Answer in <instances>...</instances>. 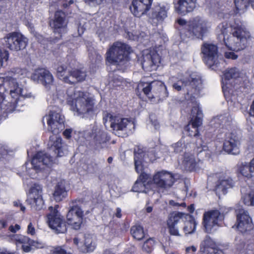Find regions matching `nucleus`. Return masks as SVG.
<instances>
[{
  "label": "nucleus",
  "instance_id": "nucleus-60",
  "mask_svg": "<svg viewBox=\"0 0 254 254\" xmlns=\"http://www.w3.org/2000/svg\"><path fill=\"white\" fill-rule=\"evenodd\" d=\"M7 225V220L4 219H0V230L5 228Z\"/></svg>",
  "mask_w": 254,
  "mask_h": 254
},
{
  "label": "nucleus",
  "instance_id": "nucleus-25",
  "mask_svg": "<svg viewBox=\"0 0 254 254\" xmlns=\"http://www.w3.org/2000/svg\"><path fill=\"white\" fill-rule=\"evenodd\" d=\"M191 112L192 118L189 121L188 124H190L192 127L195 128V130H197V128H198L202 123V112L198 104L192 107Z\"/></svg>",
  "mask_w": 254,
  "mask_h": 254
},
{
  "label": "nucleus",
  "instance_id": "nucleus-11",
  "mask_svg": "<svg viewBox=\"0 0 254 254\" xmlns=\"http://www.w3.org/2000/svg\"><path fill=\"white\" fill-rule=\"evenodd\" d=\"M224 218V215L219 210L212 209L205 211L203 215L202 224L204 230L211 233L214 227L219 226V222Z\"/></svg>",
  "mask_w": 254,
  "mask_h": 254
},
{
  "label": "nucleus",
  "instance_id": "nucleus-5",
  "mask_svg": "<svg viewBox=\"0 0 254 254\" xmlns=\"http://www.w3.org/2000/svg\"><path fill=\"white\" fill-rule=\"evenodd\" d=\"M131 48L119 41L114 42L107 50L106 61L111 64L119 65L124 61H128Z\"/></svg>",
  "mask_w": 254,
  "mask_h": 254
},
{
  "label": "nucleus",
  "instance_id": "nucleus-58",
  "mask_svg": "<svg viewBox=\"0 0 254 254\" xmlns=\"http://www.w3.org/2000/svg\"><path fill=\"white\" fill-rule=\"evenodd\" d=\"M104 0H84V1L88 4L93 3L100 5L103 3Z\"/></svg>",
  "mask_w": 254,
  "mask_h": 254
},
{
  "label": "nucleus",
  "instance_id": "nucleus-21",
  "mask_svg": "<svg viewBox=\"0 0 254 254\" xmlns=\"http://www.w3.org/2000/svg\"><path fill=\"white\" fill-rule=\"evenodd\" d=\"M185 215L184 213L178 211H173L170 214L167 223L169 233L171 235H180L179 231L175 227V225L180 222L181 219H183Z\"/></svg>",
  "mask_w": 254,
  "mask_h": 254
},
{
  "label": "nucleus",
  "instance_id": "nucleus-23",
  "mask_svg": "<svg viewBox=\"0 0 254 254\" xmlns=\"http://www.w3.org/2000/svg\"><path fill=\"white\" fill-rule=\"evenodd\" d=\"M240 73L236 67L228 68L223 72L222 76V88L223 91L226 90L229 87L227 86L231 79H236L240 76Z\"/></svg>",
  "mask_w": 254,
  "mask_h": 254
},
{
  "label": "nucleus",
  "instance_id": "nucleus-53",
  "mask_svg": "<svg viewBox=\"0 0 254 254\" xmlns=\"http://www.w3.org/2000/svg\"><path fill=\"white\" fill-rule=\"evenodd\" d=\"M145 153H134V161H143Z\"/></svg>",
  "mask_w": 254,
  "mask_h": 254
},
{
  "label": "nucleus",
  "instance_id": "nucleus-18",
  "mask_svg": "<svg viewBox=\"0 0 254 254\" xmlns=\"http://www.w3.org/2000/svg\"><path fill=\"white\" fill-rule=\"evenodd\" d=\"M53 163V158L42 151L37 152L32 157L31 163L32 167L35 170H41L42 165L49 166Z\"/></svg>",
  "mask_w": 254,
  "mask_h": 254
},
{
  "label": "nucleus",
  "instance_id": "nucleus-20",
  "mask_svg": "<svg viewBox=\"0 0 254 254\" xmlns=\"http://www.w3.org/2000/svg\"><path fill=\"white\" fill-rule=\"evenodd\" d=\"M61 117L60 114L54 111H50L49 113L47 119L48 129L53 134L57 135L61 132Z\"/></svg>",
  "mask_w": 254,
  "mask_h": 254
},
{
  "label": "nucleus",
  "instance_id": "nucleus-61",
  "mask_svg": "<svg viewBox=\"0 0 254 254\" xmlns=\"http://www.w3.org/2000/svg\"><path fill=\"white\" fill-rule=\"evenodd\" d=\"M207 254H224V252L219 249H214V250H212V252H210V251H208L207 253Z\"/></svg>",
  "mask_w": 254,
  "mask_h": 254
},
{
  "label": "nucleus",
  "instance_id": "nucleus-26",
  "mask_svg": "<svg viewBox=\"0 0 254 254\" xmlns=\"http://www.w3.org/2000/svg\"><path fill=\"white\" fill-rule=\"evenodd\" d=\"M156 57H157V55H151V54L144 56L143 61L141 62L143 69L146 71H151L156 69L159 66L157 65Z\"/></svg>",
  "mask_w": 254,
  "mask_h": 254
},
{
  "label": "nucleus",
  "instance_id": "nucleus-6",
  "mask_svg": "<svg viewBox=\"0 0 254 254\" xmlns=\"http://www.w3.org/2000/svg\"><path fill=\"white\" fill-rule=\"evenodd\" d=\"M202 81L199 77H192L190 76L175 83L173 87L176 90L180 91L182 89L187 91V95H190L189 100L191 102H195V96L200 93V86L201 85Z\"/></svg>",
  "mask_w": 254,
  "mask_h": 254
},
{
  "label": "nucleus",
  "instance_id": "nucleus-27",
  "mask_svg": "<svg viewBox=\"0 0 254 254\" xmlns=\"http://www.w3.org/2000/svg\"><path fill=\"white\" fill-rule=\"evenodd\" d=\"M175 179L174 175L166 171H160V188L168 189L174 184Z\"/></svg>",
  "mask_w": 254,
  "mask_h": 254
},
{
  "label": "nucleus",
  "instance_id": "nucleus-54",
  "mask_svg": "<svg viewBox=\"0 0 254 254\" xmlns=\"http://www.w3.org/2000/svg\"><path fill=\"white\" fill-rule=\"evenodd\" d=\"M224 56L226 59L232 60H236L238 58V55L233 52H226L224 54Z\"/></svg>",
  "mask_w": 254,
  "mask_h": 254
},
{
  "label": "nucleus",
  "instance_id": "nucleus-22",
  "mask_svg": "<svg viewBox=\"0 0 254 254\" xmlns=\"http://www.w3.org/2000/svg\"><path fill=\"white\" fill-rule=\"evenodd\" d=\"M195 4L196 0H178L175 4V10L179 15H185L193 10Z\"/></svg>",
  "mask_w": 254,
  "mask_h": 254
},
{
  "label": "nucleus",
  "instance_id": "nucleus-29",
  "mask_svg": "<svg viewBox=\"0 0 254 254\" xmlns=\"http://www.w3.org/2000/svg\"><path fill=\"white\" fill-rule=\"evenodd\" d=\"M71 213V212L67 213L66 216V223L68 225L71 226L72 229L75 230H79L83 224V218L74 215Z\"/></svg>",
  "mask_w": 254,
  "mask_h": 254
},
{
  "label": "nucleus",
  "instance_id": "nucleus-46",
  "mask_svg": "<svg viewBox=\"0 0 254 254\" xmlns=\"http://www.w3.org/2000/svg\"><path fill=\"white\" fill-rule=\"evenodd\" d=\"M142 87V91L144 93V94L147 96L148 98H150L149 96V95L150 94V92H151V89H152V85L151 83H142L138 85V89Z\"/></svg>",
  "mask_w": 254,
  "mask_h": 254
},
{
  "label": "nucleus",
  "instance_id": "nucleus-16",
  "mask_svg": "<svg viewBox=\"0 0 254 254\" xmlns=\"http://www.w3.org/2000/svg\"><path fill=\"white\" fill-rule=\"evenodd\" d=\"M31 196L27 199V202L36 210H41L44 205V201L42 196V188L38 185L34 184L30 189Z\"/></svg>",
  "mask_w": 254,
  "mask_h": 254
},
{
  "label": "nucleus",
  "instance_id": "nucleus-63",
  "mask_svg": "<svg viewBox=\"0 0 254 254\" xmlns=\"http://www.w3.org/2000/svg\"><path fill=\"white\" fill-rule=\"evenodd\" d=\"M196 251V248L193 246H192L190 247H188L186 249V253H190V251H191L192 252H194Z\"/></svg>",
  "mask_w": 254,
  "mask_h": 254
},
{
  "label": "nucleus",
  "instance_id": "nucleus-36",
  "mask_svg": "<svg viewBox=\"0 0 254 254\" xmlns=\"http://www.w3.org/2000/svg\"><path fill=\"white\" fill-rule=\"evenodd\" d=\"M234 2L237 12L244 11L250 5L254 9V0H234Z\"/></svg>",
  "mask_w": 254,
  "mask_h": 254
},
{
  "label": "nucleus",
  "instance_id": "nucleus-41",
  "mask_svg": "<svg viewBox=\"0 0 254 254\" xmlns=\"http://www.w3.org/2000/svg\"><path fill=\"white\" fill-rule=\"evenodd\" d=\"M254 248V244L251 243L248 244L246 247V244L244 242H240L237 246V250L239 254H252L249 253L250 250H252Z\"/></svg>",
  "mask_w": 254,
  "mask_h": 254
},
{
  "label": "nucleus",
  "instance_id": "nucleus-15",
  "mask_svg": "<svg viewBox=\"0 0 254 254\" xmlns=\"http://www.w3.org/2000/svg\"><path fill=\"white\" fill-rule=\"evenodd\" d=\"M66 14L62 10H57L54 18L50 20L49 25L55 33H58L59 38L62 36L67 27V22L66 21Z\"/></svg>",
  "mask_w": 254,
  "mask_h": 254
},
{
  "label": "nucleus",
  "instance_id": "nucleus-43",
  "mask_svg": "<svg viewBox=\"0 0 254 254\" xmlns=\"http://www.w3.org/2000/svg\"><path fill=\"white\" fill-rule=\"evenodd\" d=\"M53 3L58 6L65 9L74 3L73 0H53Z\"/></svg>",
  "mask_w": 254,
  "mask_h": 254
},
{
  "label": "nucleus",
  "instance_id": "nucleus-59",
  "mask_svg": "<svg viewBox=\"0 0 254 254\" xmlns=\"http://www.w3.org/2000/svg\"><path fill=\"white\" fill-rule=\"evenodd\" d=\"M20 229V227L18 224H15L14 226L10 225L9 227V230L12 233H15Z\"/></svg>",
  "mask_w": 254,
  "mask_h": 254
},
{
  "label": "nucleus",
  "instance_id": "nucleus-9",
  "mask_svg": "<svg viewBox=\"0 0 254 254\" xmlns=\"http://www.w3.org/2000/svg\"><path fill=\"white\" fill-rule=\"evenodd\" d=\"M200 49L201 58L205 64L212 69L217 68L219 64L217 45L206 42L202 44Z\"/></svg>",
  "mask_w": 254,
  "mask_h": 254
},
{
  "label": "nucleus",
  "instance_id": "nucleus-2",
  "mask_svg": "<svg viewBox=\"0 0 254 254\" xmlns=\"http://www.w3.org/2000/svg\"><path fill=\"white\" fill-rule=\"evenodd\" d=\"M76 60L72 55H67L65 59V64L60 65L57 68V76L64 83L75 84L84 81L87 73L82 68H72Z\"/></svg>",
  "mask_w": 254,
  "mask_h": 254
},
{
  "label": "nucleus",
  "instance_id": "nucleus-24",
  "mask_svg": "<svg viewBox=\"0 0 254 254\" xmlns=\"http://www.w3.org/2000/svg\"><path fill=\"white\" fill-rule=\"evenodd\" d=\"M234 186V183L231 179H219L216 183L213 189V191L217 194L221 193L225 194L227 193V190L232 188Z\"/></svg>",
  "mask_w": 254,
  "mask_h": 254
},
{
  "label": "nucleus",
  "instance_id": "nucleus-56",
  "mask_svg": "<svg viewBox=\"0 0 254 254\" xmlns=\"http://www.w3.org/2000/svg\"><path fill=\"white\" fill-rule=\"evenodd\" d=\"M182 145L181 142H178L174 144H173V147L174 148V152L176 153H181L183 151V149L180 148L181 145Z\"/></svg>",
  "mask_w": 254,
  "mask_h": 254
},
{
  "label": "nucleus",
  "instance_id": "nucleus-8",
  "mask_svg": "<svg viewBox=\"0 0 254 254\" xmlns=\"http://www.w3.org/2000/svg\"><path fill=\"white\" fill-rule=\"evenodd\" d=\"M8 90L11 97L10 102L13 104H17L19 97L23 96L22 88L19 87L15 79L10 78L5 81L3 77H0V106L5 99L4 93Z\"/></svg>",
  "mask_w": 254,
  "mask_h": 254
},
{
  "label": "nucleus",
  "instance_id": "nucleus-3",
  "mask_svg": "<svg viewBox=\"0 0 254 254\" xmlns=\"http://www.w3.org/2000/svg\"><path fill=\"white\" fill-rule=\"evenodd\" d=\"M66 94L67 104L78 115H84L93 111L94 100L92 98L87 96L85 92L69 87L67 89Z\"/></svg>",
  "mask_w": 254,
  "mask_h": 254
},
{
  "label": "nucleus",
  "instance_id": "nucleus-19",
  "mask_svg": "<svg viewBox=\"0 0 254 254\" xmlns=\"http://www.w3.org/2000/svg\"><path fill=\"white\" fill-rule=\"evenodd\" d=\"M238 144L239 140L237 136L232 132L228 133L226 134L223 149L228 154L236 155L239 153Z\"/></svg>",
  "mask_w": 254,
  "mask_h": 254
},
{
  "label": "nucleus",
  "instance_id": "nucleus-55",
  "mask_svg": "<svg viewBox=\"0 0 254 254\" xmlns=\"http://www.w3.org/2000/svg\"><path fill=\"white\" fill-rule=\"evenodd\" d=\"M27 233L32 236L35 234V229L31 222H30L28 225Z\"/></svg>",
  "mask_w": 254,
  "mask_h": 254
},
{
  "label": "nucleus",
  "instance_id": "nucleus-14",
  "mask_svg": "<svg viewBox=\"0 0 254 254\" xmlns=\"http://www.w3.org/2000/svg\"><path fill=\"white\" fill-rule=\"evenodd\" d=\"M30 78L45 87L50 88L54 83V78L52 73L46 68L38 67L32 73Z\"/></svg>",
  "mask_w": 254,
  "mask_h": 254
},
{
  "label": "nucleus",
  "instance_id": "nucleus-17",
  "mask_svg": "<svg viewBox=\"0 0 254 254\" xmlns=\"http://www.w3.org/2000/svg\"><path fill=\"white\" fill-rule=\"evenodd\" d=\"M153 0H132L130 6L132 13L140 17L146 14L150 9Z\"/></svg>",
  "mask_w": 254,
  "mask_h": 254
},
{
  "label": "nucleus",
  "instance_id": "nucleus-40",
  "mask_svg": "<svg viewBox=\"0 0 254 254\" xmlns=\"http://www.w3.org/2000/svg\"><path fill=\"white\" fill-rule=\"evenodd\" d=\"M239 172L243 176L249 179L253 177L252 173L254 172L249 164L247 163L242 164L239 168Z\"/></svg>",
  "mask_w": 254,
  "mask_h": 254
},
{
  "label": "nucleus",
  "instance_id": "nucleus-39",
  "mask_svg": "<svg viewBox=\"0 0 254 254\" xmlns=\"http://www.w3.org/2000/svg\"><path fill=\"white\" fill-rule=\"evenodd\" d=\"M184 161L186 167L190 172L196 171L198 168V163L196 161L193 155L186 156Z\"/></svg>",
  "mask_w": 254,
  "mask_h": 254
},
{
  "label": "nucleus",
  "instance_id": "nucleus-49",
  "mask_svg": "<svg viewBox=\"0 0 254 254\" xmlns=\"http://www.w3.org/2000/svg\"><path fill=\"white\" fill-rule=\"evenodd\" d=\"M9 58V53L5 50L0 49V69L2 66L3 62H7Z\"/></svg>",
  "mask_w": 254,
  "mask_h": 254
},
{
  "label": "nucleus",
  "instance_id": "nucleus-32",
  "mask_svg": "<svg viewBox=\"0 0 254 254\" xmlns=\"http://www.w3.org/2000/svg\"><path fill=\"white\" fill-rule=\"evenodd\" d=\"M110 140V137L104 131L100 129L95 132L93 141L96 146L105 144Z\"/></svg>",
  "mask_w": 254,
  "mask_h": 254
},
{
  "label": "nucleus",
  "instance_id": "nucleus-4",
  "mask_svg": "<svg viewBox=\"0 0 254 254\" xmlns=\"http://www.w3.org/2000/svg\"><path fill=\"white\" fill-rule=\"evenodd\" d=\"M176 22L179 26L176 28L178 30L182 40L187 38L191 39H203L207 28L204 22L199 17H195L188 22L184 19L179 18Z\"/></svg>",
  "mask_w": 254,
  "mask_h": 254
},
{
  "label": "nucleus",
  "instance_id": "nucleus-30",
  "mask_svg": "<svg viewBox=\"0 0 254 254\" xmlns=\"http://www.w3.org/2000/svg\"><path fill=\"white\" fill-rule=\"evenodd\" d=\"M67 195L65 185L62 182H59L56 186L53 196L57 202H60Z\"/></svg>",
  "mask_w": 254,
  "mask_h": 254
},
{
  "label": "nucleus",
  "instance_id": "nucleus-38",
  "mask_svg": "<svg viewBox=\"0 0 254 254\" xmlns=\"http://www.w3.org/2000/svg\"><path fill=\"white\" fill-rule=\"evenodd\" d=\"M188 216L189 219L185 223L183 230L186 234H191L195 230L197 223L192 215H189Z\"/></svg>",
  "mask_w": 254,
  "mask_h": 254
},
{
  "label": "nucleus",
  "instance_id": "nucleus-52",
  "mask_svg": "<svg viewBox=\"0 0 254 254\" xmlns=\"http://www.w3.org/2000/svg\"><path fill=\"white\" fill-rule=\"evenodd\" d=\"M150 19H152V22L158 24L159 22V11H153L150 15Z\"/></svg>",
  "mask_w": 254,
  "mask_h": 254
},
{
  "label": "nucleus",
  "instance_id": "nucleus-50",
  "mask_svg": "<svg viewBox=\"0 0 254 254\" xmlns=\"http://www.w3.org/2000/svg\"><path fill=\"white\" fill-rule=\"evenodd\" d=\"M169 9V5L166 4L160 6V20H164L167 16V12Z\"/></svg>",
  "mask_w": 254,
  "mask_h": 254
},
{
  "label": "nucleus",
  "instance_id": "nucleus-44",
  "mask_svg": "<svg viewBox=\"0 0 254 254\" xmlns=\"http://www.w3.org/2000/svg\"><path fill=\"white\" fill-rule=\"evenodd\" d=\"M155 245V241L152 238H149L147 240L142 246V250L148 253H151Z\"/></svg>",
  "mask_w": 254,
  "mask_h": 254
},
{
  "label": "nucleus",
  "instance_id": "nucleus-7",
  "mask_svg": "<svg viewBox=\"0 0 254 254\" xmlns=\"http://www.w3.org/2000/svg\"><path fill=\"white\" fill-rule=\"evenodd\" d=\"M159 188V171L152 177L150 175L142 173L135 182L132 190L137 192L148 193L150 190L155 191Z\"/></svg>",
  "mask_w": 254,
  "mask_h": 254
},
{
  "label": "nucleus",
  "instance_id": "nucleus-10",
  "mask_svg": "<svg viewBox=\"0 0 254 254\" xmlns=\"http://www.w3.org/2000/svg\"><path fill=\"white\" fill-rule=\"evenodd\" d=\"M50 212L47 214V223L49 227L56 233H65L67 231V226L64 217L56 208L49 207Z\"/></svg>",
  "mask_w": 254,
  "mask_h": 254
},
{
  "label": "nucleus",
  "instance_id": "nucleus-33",
  "mask_svg": "<svg viewBox=\"0 0 254 254\" xmlns=\"http://www.w3.org/2000/svg\"><path fill=\"white\" fill-rule=\"evenodd\" d=\"M216 243L208 236H206L200 245V251L205 253L209 251L208 249L214 250L217 249Z\"/></svg>",
  "mask_w": 254,
  "mask_h": 254
},
{
  "label": "nucleus",
  "instance_id": "nucleus-37",
  "mask_svg": "<svg viewBox=\"0 0 254 254\" xmlns=\"http://www.w3.org/2000/svg\"><path fill=\"white\" fill-rule=\"evenodd\" d=\"M130 233L133 238L138 241L142 240L145 236L143 228L140 225H134L130 229Z\"/></svg>",
  "mask_w": 254,
  "mask_h": 254
},
{
  "label": "nucleus",
  "instance_id": "nucleus-35",
  "mask_svg": "<svg viewBox=\"0 0 254 254\" xmlns=\"http://www.w3.org/2000/svg\"><path fill=\"white\" fill-rule=\"evenodd\" d=\"M50 150L54 152L57 157H62L64 156V152L62 146V140L60 137H56L55 141L51 145Z\"/></svg>",
  "mask_w": 254,
  "mask_h": 254
},
{
  "label": "nucleus",
  "instance_id": "nucleus-45",
  "mask_svg": "<svg viewBox=\"0 0 254 254\" xmlns=\"http://www.w3.org/2000/svg\"><path fill=\"white\" fill-rule=\"evenodd\" d=\"M243 202L245 204L248 206H254V192L245 195Z\"/></svg>",
  "mask_w": 254,
  "mask_h": 254
},
{
  "label": "nucleus",
  "instance_id": "nucleus-13",
  "mask_svg": "<svg viewBox=\"0 0 254 254\" xmlns=\"http://www.w3.org/2000/svg\"><path fill=\"white\" fill-rule=\"evenodd\" d=\"M237 212V228L242 233L252 231V238L254 240V227L252 219L248 212L243 209H239Z\"/></svg>",
  "mask_w": 254,
  "mask_h": 254
},
{
  "label": "nucleus",
  "instance_id": "nucleus-28",
  "mask_svg": "<svg viewBox=\"0 0 254 254\" xmlns=\"http://www.w3.org/2000/svg\"><path fill=\"white\" fill-rule=\"evenodd\" d=\"M14 240L16 245L22 244V249L25 252H29L31 250V246L33 245L34 241L29 237L21 235H15L14 236Z\"/></svg>",
  "mask_w": 254,
  "mask_h": 254
},
{
  "label": "nucleus",
  "instance_id": "nucleus-31",
  "mask_svg": "<svg viewBox=\"0 0 254 254\" xmlns=\"http://www.w3.org/2000/svg\"><path fill=\"white\" fill-rule=\"evenodd\" d=\"M82 201L80 199L72 200L70 202V206L67 213H70L72 211V214L77 216L79 217L84 218V211L78 204V203H81Z\"/></svg>",
  "mask_w": 254,
  "mask_h": 254
},
{
  "label": "nucleus",
  "instance_id": "nucleus-12",
  "mask_svg": "<svg viewBox=\"0 0 254 254\" xmlns=\"http://www.w3.org/2000/svg\"><path fill=\"white\" fill-rule=\"evenodd\" d=\"M5 39V47L11 51H19L24 49L28 44V40L22 34L13 32L7 34Z\"/></svg>",
  "mask_w": 254,
  "mask_h": 254
},
{
  "label": "nucleus",
  "instance_id": "nucleus-57",
  "mask_svg": "<svg viewBox=\"0 0 254 254\" xmlns=\"http://www.w3.org/2000/svg\"><path fill=\"white\" fill-rule=\"evenodd\" d=\"M72 129L70 128L65 129L63 132V135L67 139L71 137Z\"/></svg>",
  "mask_w": 254,
  "mask_h": 254
},
{
  "label": "nucleus",
  "instance_id": "nucleus-62",
  "mask_svg": "<svg viewBox=\"0 0 254 254\" xmlns=\"http://www.w3.org/2000/svg\"><path fill=\"white\" fill-rule=\"evenodd\" d=\"M115 216L118 218L122 217V210L120 207H117L116 208V212L115 214Z\"/></svg>",
  "mask_w": 254,
  "mask_h": 254
},
{
  "label": "nucleus",
  "instance_id": "nucleus-64",
  "mask_svg": "<svg viewBox=\"0 0 254 254\" xmlns=\"http://www.w3.org/2000/svg\"><path fill=\"white\" fill-rule=\"evenodd\" d=\"M0 254H15L14 252H10L6 249H0Z\"/></svg>",
  "mask_w": 254,
  "mask_h": 254
},
{
  "label": "nucleus",
  "instance_id": "nucleus-34",
  "mask_svg": "<svg viewBox=\"0 0 254 254\" xmlns=\"http://www.w3.org/2000/svg\"><path fill=\"white\" fill-rule=\"evenodd\" d=\"M130 123V120L127 118H119L112 122L111 127L114 130H124Z\"/></svg>",
  "mask_w": 254,
  "mask_h": 254
},
{
  "label": "nucleus",
  "instance_id": "nucleus-42",
  "mask_svg": "<svg viewBox=\"0 0 254 254\" xmlns=\"http://www.w3.org/2000/svg\"><path fill=\"white\" fill-rule=\"evenodd\" d=\"M184 130L187 134L190 137H196L199 135V129L197 128V130H195V128L192 127L190 124H188L185 127Z\"/></svg>",
  "mask_w": 254,
  "mask_h": 254
},
{
  "label": "nucleus",
  "instance_id": "nucleus-1",
  "mask_svg": "<svg viewBox=\"0 0 254 254\" xmlns=\"http://www.w3.org/2000/svg\"><path fill=\"white\" fill-rule=\"evenodd\" d=\"M217 29L223 36L224 44L229 50L239 52L248 46L250 33L241 26L224 21L219 24Z\"/></svg>",
  "mask_w": 254,
  "mask_h": 254
},
{
  "label": "nucleus",
  "instance_id": "nucleus-48",
  "mask_svg": "<svg viewBox=\"0 0 254 254\" xmlns=\"http://www.w3.org/2000/svg\"><path fill=\"white\" fill-rule=\"evenodd\" d=\"M151 144V143H150ZM155 147L153 144H150L149 150L148 152L147 156L149 158L150 161L153 163L158 158L157 153L154 150Z\"/></svg>",
  "mask_w": 254,
  "mask_h": 254
},
{
  "label": "nucleus",
  "instance_id": "nucleus-51",
  "mask_svg": "<svg viewBox=\"0 0 254 254\" xmlns=\"http://www.w3.org/2000/svg\"><path fill=\"white\" fill-rule=\"evenodd\" d=\"M143 161H134V166L135 171L137 173H142V171L143 170Z\"/></svg>",
  "mask_w": 254,
  "mask_h": 254
},
{
  "label": "nucleus",
  "instance_id": "nucleus-47",
  "mask_svg": "<svg viewBox=\"0 0 254 254\" xmlns=\"http://www.w3.org/2000/svg\"><path fill=\"white\" fill-rule=\"evenodd\" d=\"M52 254H72L69 252H67L64 246H58L54 248L52 252Z\"/></svg>",
  "mask_w": 254,
  "mask_h": 254
}]
</instances>
